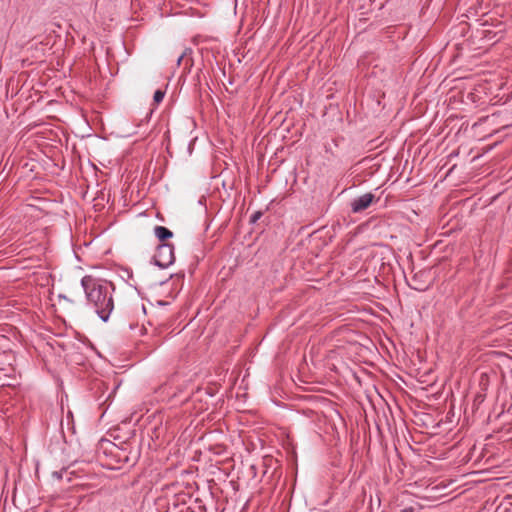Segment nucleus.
Here are the masks:
<instances>
[{
    "label": "nucleus",
    "instance_id": "nucleus-6",
    "mask_svg": "<svg viewBox=\"0 0 512 512\" xmlns=\"http://www.w3.org/2000/svg\"><path fill=\"white\" fill-rule=\"evenodd\" d=\"M65 471H66L65 469H62L60 471H53L52 472V477L57 479V480H61L63 478V473Z\"/></svg>",
    "mask_w": 512,
    "mask_h": 512
},
{
    "label": "nucleus",
    "instance_id": "nucleus-2",
    "mask_svg": "<svg viewBox=\"0 0 512 512\" xmlns=\"http://www.w3.org/2000/svg\"><path fill=\"white\" fill-rule=\"evenodd\" d=\"M175 261L174 246L171 244H160L153 256V262L159 268L165 269Z\"/></svg>",
    "mask_w": 512,
    "mask_h": 512
},
{
    "label": "nucleus",
    "instance_id": "nucleus-4",
    "mask_svg": "<svg viewBox=\"0 0 512 512\" xmlns=\"http://www.w3.org/2000/svg\"><path fill=\"white\" fill-rule=\"evenodd\" d=\"M154 234L160 241H165L173 236L172 231L164 226H155Z\"/></svg>",
    "mask_w": 512,
    "mask_h": 512
},
{
    "label": "nucleus",
    "instance_id": "nucleus-3",
    "mask_svg": "<svg viewBox=\"0 0 512 512\" xmlns=\"http://www.w3.org/2000/svg\"><path fill=\"white\" fill-rule=\"evenodd\" d=\"M375 200V195L372 193H365L354 198L351 201V210L354 213L362 212L367 209L371 203Z\"/></svg>",
    "mask_w": 512,
    "mask_h": 512
},
{
    "label": "nucleus",
    "instance_id": "nucleus-1",
    "mask_svg": "<svg viewBox=\"0 0 512 512\" xmlns=\"http://www.w3.org/2000/svg\"><path fill=\"white\" fill-rule=\"evenodd\" d=\"M81 286L85 293L87 306L103 322H107L114 310V284L105 279L86 275L81 279Z\"/></svg>",
    "mask_w": 512,
    "mask_h": 512
},
{
    "label": "nucleus",
    "instance_id": "nucleus-9",
    "mask_svg": "<svg viewBox=\"0 0 512 512\" xmlns=\"http://www.w3.org/2000/svg\"><path fill=\"white\" fill-rule=\"evenodd\" d=\"M404 512H409V511H407V510H404Z\"/></svg>",
    "mask_w": 512,
    "mask_h": 512
},
{
    "label": "nucleus",
    "instance_id": "nucleus-5",
    "mask_svg": "<svg viewBox=\"0 0 512 512\" xmlns=\"http://www.w3.org/2000/svg\"><path fill=\"white\" fill-rule=\"evenodd\" d=\"M165 92L163 90H156L153 96V100L156 104H159L164 99Z\"/></svg>",
    "mask_w": 512,
    "mask_h": 512
},
{
    "label": "nucleus",
    "instance_id": "nucleus-8",
    "mask_svg": "<svg viewBox=\"0 0 512 512\" xmlns=\"http://www.w3.org/2000/svg\"><path fill=\"white\" fill-rule=\"evenodd\" d=\"M183 57H184V54H181V55L178 57V59H177V65H180V63H181V61H182Z\"/></svg>",
    "mask_w": 512,
    "mask_h": 512
},
{
    "label": "nucleus",
    "instance_id": "nucleus-7",
    "mask_svg": "<svg viewBox=\"0 0 512 512\" xmlns=\"http://www.w3.org/2000/svg\"><path fill=\"white\" fill-rule=\"evenodd\" d=\"M261 217V212H256L251 216V222L255 223Z\"/></svg>",
    "mask_w": 512,
    "mask_h": 512
}]
</instances>
